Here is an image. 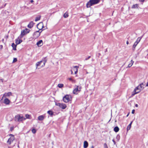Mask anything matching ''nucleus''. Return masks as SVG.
<instances>
[{
    "label": "nucleus",
    "mask_w": 148,
    "mask_h": 148,
    "mask_svg": "<svg viewBox=\"0 0 148 148\" xmlns=\"http://www.w3.org/2000/svg\"><path fill=\"white\" fill-rule=\"evenodd\" d=\"M100 1V0H90L86 4V7L87 8H90L93 5L98 3Z\"/></svg>",
    "instance_id": "f257e3e1"
},
{
    "label": "nucleus",
    "mask_w": 148,
    "mask_h": 148,
    "mask_svg": "<svg viewBox=\"0 0 148 148\" xmlns=\"http://www.w3.org/2000/svg\"><path fill=\"white\" fill-rule=\"evenodd\" d=\"M14 119L16 121L20 122L25 120L26 118L23 117L22 115L18 114L15 116Z\"/></svg>",
    "instance_id": "f03ea898"
},
{
    "label": "nucleus",
    "mask_w": 148,
    "mask_h": 148,
    "mask_svg": "<svg viewBox=\"0 0 148 148\" xmlns=\"http://www.w3.org/2000/svg\"><path fill=\"white\" fill-rule=\"evenodd\" d=\"M70 98H71L70 95H66L63 97V101L65 103L68 102L70 101Z\"/></svg>",
    "instance_id": "7ed1b4c3"
},
{
    "label": "nucleus",
    "mask_w": 148,
    "mask_h": 148,
    "mask_svg": "<svg viewBox=\"0 0 148 148\" xmlns=\"http://www.w3.org/2000/svg\"><path fill=\"white\" fill-rule=\"evenodd\" d=\"M76 87L75 88L73 91V93L74 94H76L78 92H79L81 88V87L80 86H76Z\"/></svg>",
    "instance_id": "20e7f679"
},
{
    "label": "nucleus",
    "mask_w": 148,
    "mask_h": 148,
    "mask_svg": "<svg viewBox=\"0 0 148 148\" xmlns=\"http://www.w3.org/2000/svg\"><path fill=\"white\" fill-rule=\"evenodd\" d=\"M10 136H11V137L8 139L7 141V143L9 144L10 145L11 143L14 140V136L13 135L10 134Z\"/></svg>",
    "instance_id": "39448f33"
},
{
    "label": "nucleus",
    "mask_w": 148,
    "mask_h": 148,
    "mask_svg": "<svg viewBox=\"0 0 148 148\" xmlns=\"http://www.w3.org/2000/svg\"><path fill=\"white\" fill-rule=\"evenodd\" d=\"M56 104L57 106H59L60 108L62 109H65L66 107V105L65 104L58 103Z\"/></svg>",
    "instance_id": "423d86ee"
},
{
    "label": "nucleus",
    "mask_w": 148,
    "mask_h": 148,
    "mask_svg": "<svg viewBox=\"0 0 148 148\" xmlns=\"http://www.w3.org/2000/svg\"><path fill=\"white\" fill-rule=\"evenodd\" d=\"M142 90L141 87L139 86V85L136 87L134 89V91L138 92V93L140 92L141 90Z\"/></svg>",
    "instance_id": "0eeeda50"
},
{
    "label": "nucleus",
    "mask_w": 148,
    "mask_h": 148,
    "mask_svg": "<svg viewBox=\"0 0 148 148\" xmlns=\"http://www.w3.org/2000/svg\"><path fill=\"white\" fill-rule=\"evenodd\" d=\"M12 93L11 92H9L8 93H5L3 95V97H9L10 96H12Z\"/></svg>",
    "instance_id": "6e6552de"
},
{
    "label": "nucleus",
    "mask_w": 148,
    "mask_h": 148,
    "mask_svg": "<svg viewBox=\"0 0 148 148\" xmlns=\"http://www.w3.org/2000/svg\"><path fill=\"white\" fill-rule=\"evenodd\" d=\"M43 27V25L42 23H39L37 25V28L39 30H41L42 29L41 27L42 28Z\"/></svg>",
    "instance_id": "1a4fd4ad"
},
{
    "label": "nucleus",
    "mask_w": 148,
    "mask_h": 148,
    "mask_svg": "<svg viewBox=\"0 0 148 148\" xmlns=\"http://www.w3.org/2000/svg\"><path fill=\"white\" fill-rule=\"evenodd\" d=\"M28 33H29V32H25L24 30H22L21 31V33L20 35V38H23V36H24L25 34Z\"/></svg>",
    "instance_id": "9d476101"
},
{
    "label": "nucleus",
    "mask_w": 148,
    "mask_h": 148,
    "mask_svg": "<svg viewBox=\"0 0 148 148\" xmlns=\"http://www.w3.org/2000/svg\"><path fill=\"white\" fill-rule=\"evenodd\" d=\"M45 117V115H41L38 116V119L39 121H43Z\"/></svg>",
    "instance_id": "9b49d317"
},
{
    "label": "nucleus",
    "mask_w": 148,
    "mask_h": 148,
    "mask_svg": "<svg viewBox=\"0 0 148 148\" xmlns=\"http://www.w3.org/2000/svg\"><path fill=\"white\" fill-rule=\"evenodd\" d=\"M10 102V100L8 98H5L4 101V103L7 105L9 104Z\"/></svg>",
    "instance_id": "f8f14e48"
},
{
    "label": "nucleus",
    "mask_w": 148,
    "mask_h": 148,
    "mask_svg": "<svg viewBox=\"0 0 148 148\" xmlns=\"http://www.w3.org/2000/svg\"><path fill=\"white\" fill-rule=\"evenodd\" d=\"M78 68V67L77 66H74L72 70L75 71V74H76L77 73Z\"/></svg>",
    "instance_id": "ddd939ff"
},
{
    "label": "nucleus",
    "mask_w": 148,
    "mask_h": 148,
    "mask_svg": "<svg viewBox=\"0 0 148 148\" xmlns=\"http://www.w3.org/2000/svg\"><path fill=\"white\" fill-rule=\"evenodd\" d=\"M88 143L86 141H85L84 143V148H87L88 146Z\"/></svg>",
    "instance_id": "4468645a"
},
{
    "label": "nucleus",
    "mask_w": 148,
    "mask_h": 148,
    "mask_svg": "<svg viewBox=\"0 0 148 148\" xmlns=\"http://www.w3.org/2000/svg\"><path fill=\"white\" fill-rule=\"evenodd\" d=\"M34 23L33 22H31L28 25L27 27L28 28H32L34 25Z\"/></svg>",
    "instance_id": "2eb2a0df"
},
{
    "label": "nucleus",
    "mask_w": 148,
    "mask_h": 148,
    "mask_svg": "<svg viewBox=\"0 0 148 148\" xmlns=\"http://www.w3.org/2000/svg\"><path fill=\"white\" fill-rule=\"evenodd\" d=\"M42 63H43V61L42 60H41L40 62H38L36 63V66L37 67L39 66H41H41L42 65H41V64Z\"/></svg>",
    "instance_id": "dca6fc26"
},
{
    "label": "nucleus",
    "mask_w": 148,
    "mask_h": 148,
    "mask_svg": "<svg viewBox=\"0 0 148 148\" xmlns=\"http://www.w3.org/2000/svg\"><path fill=\"white\" fill-rule=\"evenodd\" d=\"M42 42V40H40L38 42L36 43V45L38 46H41L42 45H41Z\"/></svg>",
    "instance_id": "f3484780"
},
{
    "label": "nucleus",
    "mask_w": 148,
    "mask_h": 148,
    "mask_svg": "<svg viewBox=\"0 0 148 148\" xmlns=\"http://www.w3.org/2000/svg\"><path fill=\"white\" fill-rule=\"evenodd\" d=\"M22 40L20 39L19 40L18 39H16L15 40V43L16 45H18L20 44L22 42Z\"/></svg>",
    "instance_id": "a211bd4d"
},
{
    "label": "nucleus",
    "mask_w": 148,
    "mask_h": 148,
    "mask_svg": "<svg viewBox=\"0 0 148 148\" xmlns=\"http://www.w3.org/2000/svg\"><path fill=\"white\" fill-rule=\"evenodd\" d=\"M132 121L127 126V131H128V130H130L131 125L132 123Z\"/></svg>",
    "instance_id": "6ab92c4d"
},
{
    "label": "nucleus",
    "mask_w": 148,
    "mask_h": 148,
    "mask_svg": "<svg viewBox=\"0 0 148 148\" xmlns=\"http://www.w3.org/2000/svg\"><path fill=\"white\" fill-rule=\"evenodd\" d=\"M42 61H43V64L42 65V66H45V63H46V62L47 61V60L46 59V58H45L43 60H42Z\"/></svg>",
    "instance_id": "aec40b11"
},
{
    "label": "nucleus",
    "mask_w": 148,
    "mask_h": 148,
    "mask_svg": "<svg viewBox=\"0 0 148 148\" xmlns=\"http://www.w3.org/2000/svg\"><path fill=\"white\" fill-rule=\"evenodd\" d=\"M16 45H15L14 43H13L12 44V46L13 47V49L14 50H16Z\"/></svg>",
    "instance_id": "412c9836"
},
{
    "label": "nucleus",
    "mask_w": 148,
    "mask_h": 148,
    "mask_svg": "<svg viewBox=\"0 0 148 148\" xmlns=\"http://www.w3.org/2000/svg\"><path fill=\"white\" fill-rule=\"evenodd\" d=\"M114 131L115 132H118L119 130V128L117 126L115 127L114 128Z\"/></svg>",
    "instance_id": "4be33fe9"
},
{
    "label": "nucleus",
    "mask_w": 148,
    "mask_h": 148,
    "mask_svg": "<svg viewBox=\"0 0 148 148\" xmlns=\"http://www.w3.org/2000/svg\"><path fill=\"white\" fill-rule=\"evenodd\" d=\"M138 4H134V5H133L132 8H138Z\"/></svg>",
    "instance_id": "5701e85b"
},
{
    "label": "nucleus",
    "mask_w": 148,
    "mask_h": 148,
    "mask_svg": "<svg viewBox=\"0 0 148 148\" xmlns=\"http://www.w3.org/2000/svg\"><path fill=\"white\" fill-rule=\"evenodd\" d=\"M47 113L49 115H50L51 116H52L53 114V112L51 110H49L48 111Z\"/></svg>",
    "instance_id": "b1692460"
},
{
    "label": "nucleus",
    "mask_w": 148,
    "mask_h": 148,
    "mask_svg": "<svg viewBox=\"0 0 148 148\" xmlns=\"http://www.w3.org/2000/svg\"><path fill=\"white\" fill-rule=\"evenodd\" d=\"M138 44V42H135L133 46V50H134L136 46Z\"/></svg>",
    "instance_id": "393cba45"
},
{
    "label": "nucleus",
    "mask_w": 148,
    "mask_h": 148,
    "mask_svg": "<svg viewBox=\"0 0 148 148\" xmlns=\"http://www.w3.org/2000/svg\"><path fill=\"white\" fill-rule=\"evenodd\" d=\"M134 63V62L132 60L131 61V63L128 64V67H131L132 65H133V63Z\"/></svg>",
    "instance_id": "a878e982"
},
{
    "label": "nucleus",
    "mask_w": 148,
    "mask_h": 148,
    "mask_svg": "<svg viewBox=\"0 0 148 148\" xmlns=\"http://www.w3.org/2000/svg\"><path fill=\"white\" fill-rule=\"evenodd\" d=\"M69 15L67 12H66L64 14L63 16L65 18H66L68 17Z\"/></svg>",
    "instance_id": "bb28decb"
},
{
    "label": "nucleus",
    "mask_w": 148,
    "mask_h": 148,
    "mask_svg": "<svg viewBox=\"0 0 148 148\" xmlns=\"http://www.w3.org/2000/svg\"><path fill=\"white\" fill-rule=\"evenodd\" d=\"M138 93V92H137V91L134 92V90L133 92H132V94L131 95V97H133L134 96L135 94H137Z\"/></svg>",
    "instance_id": "cd10ccee"
},
{
    "label": "nucleus",
    "mask_w": 148,
    "mask_h": 148,
    "mask_svg": "<svg viewBox=\"0 0 148 148\" xmlns=\"http://www.w3.org/2000/svg\"><path fill=\"white\" fill-rule=\"evenodd\" d=\"M40 35V33H37L36 34H34V37L35 38H38V37Z\"/></svg>",
    "instance_id": "c85d7f7f"
},
{
    "label": "nucleus",
    "mask_w": 148,
    "mask_h": 148,
    "mask_svg": "<svg viewBox=\"0 0 148 148\" xmlns=\"http://www.w3.org/2000/svg\"><path fill=\"white\" fill-rule=\"evenodd\" d=\"M41 17V16H39L38 17H37L36 18L35 21H39L40 20Z\"/></svg>",
    "instance_id": "c756f323"
},
{
    "label": "nucleus",
    "mask_w": 148,
    "mask_h": 148,
    "mask_svg": "<svg viewBox=\"0 0 148 148\" xmlns=\"http://www.w3.org/2000/svg\"><path fill=\"white\" fill-rule=\"evenodd\" d=\"M58 86L59 88H62L63 86V84H59L58 85Z\"/></svg>",
    "instance_id": "7c9ffc66"
},
{
    "label": "nucleus",
    "mask_w": 148,
    "mask_h": 148,
    "mask_svg": "<svg viewBox=\"0 0 148 148\" xmlns=\"http://www.w3.org/2000/svg\"><path fill=\"white\" fill-rule=\"evenodd\" d=\"M141 38L138 37L137 38V40L135 42H138V43L140 41V40Z\"/></svg>",
    "instance_id": "2f4dec72"
},
{
    "label": "nucleus",
    "mask_w": 148,
    "mask_h": 148,
    "mask_svg": "<svg viewBox=\"0 0 148 148\" xmlns=\"http://www.w3.org/2000/svg\"><path fill=\"white\" fill-rule=\"evenodd\" d=\"M30 115H29V114H26L25 115V117H26V119H30Z\"/></svg>",
    "instance_id": "473e14b6"
},
{
    "label": "nucleus",
    "mask_w": 148,
    "mask_h": 148,
    "mask_svg": "<svg viewBox=\"0 0 148 148\" xmlns=\"http://www.w3.org/2000/svg\"><path fill=\"white\" fill-rule=\"evenodd\" d=\"M32 132L34 134L36 132V130L34 129H33L32 130Z\"/></svg>",
    "instance_id": "72a5a7b5"
},
{
    "label": "nucleus",
    "mask_w": 148,
    "mask_h": 148,
    "mask_svg": "<svg viewBox=\"0 0 148 148\" xmlns=\"http://www.w3.org/2000/svg\"><path fill=\"white\" fill-rule=\"evenodd\" d=\"M68 79L70 81H71L72 82H75V80L73 79L72 78H69Z\"/></svg>",
    "instance_id": "f704fd0d"
},
{
    "label": "nucleus",
    "mask_w": 148,
    "mask_h": 148,
    "mask_svg": "<svg viewBox=\"0 0 148 148\" xmlns=\"http://www.w3.org/2000/svg\"><path fill=\"white\" fill-rule=\"evenodd\" d=\"M17 61V58H14L13 59V63L15 62H16Z\"/></svg>",
    "instance_id": "c9c22d12"
},
{
    "label": "nucleus",
    "mask_w": 148,
    "mask_h": 148,
    "mask_svg": "<svg viewBox=\"0 0 148 148\" xmlns=\"http://www.w3.org/2000/svg\"><path fill=\"white\" fill-rule=\"evenodd\" d=\"M90 57H91L90 56H89L88 58H86L85 60H88Z\"/></svg>",
    "instance_id": "e433bc0d"
},
{
    "label": "nucleus",
    "mask_w": 148,
    "mask_h": 148,
    "mask_svg": "<svg viewBox=\"0 0 148 148\" xmlns=\"http://www.w3.org/2000/svg\"><path fill=\"white\" fill-rule=\"evenodd\" d=\"M143 83H142L139 86H141V88H142L143 87Z\"/></svg>",
    "instance_id": "4c0bfd02"
},
{
    "label": "nucleus",
    "mask_w": 148,
    "mask_h": 148,
    "mask_svg": "<svg viewBox=\"0 0 148 148\" xmlns=\"http://www.w3.org/2000/svg\"><path fill=\"white\" fill-rule=\"evenodd\" d=\"M40 33V32H39V31H37L36 32H35L34 33V34H36L37 33Z\"/></svg>",
    "instance_id": "58836bf2"
},
{
    "label": "nucleus",
    "mask_w": 148,
    "mask_h": 148,
    "mask_svg": "<svg viewBox=\"0 0 148 148\" xmlns=\"http://www.w3.org/2000/svg\"><path fill=\"white\" fill-rule=\"evenodd\" d=\"M13 129H14V127H10V130L11 131H12L13 130Z\"/></svg>",
    "instance_id": "ea45409f"
},
{
    "label": "nucleus",
    "mask_w": 148,
    "mask_h": 148,
    "mask_svg": "<svg viewBox=\"0 0 148 148\" xmlns=\"http://www.w3.org/2000/svg\"><path fill=\"white\" fill-rule=\"evenodd\" d=\"M135 112V110H132V113L133 114H134Z\"/></svg>",
    "instance_id": "a19ab883"
},
{
    "label": "nucleus",
    "mask_w": 148,
    "mask_h": 148,
    "mask_svg": "<svg viewBox=\"0 0 148 148\" xmlns=\"http://www.w3.org/2000/svg\"><path fill=\"white\" fill-rule=\"evenodd\" d=\"M112 141L114 143V144H116V142L114 141V139H113L112 140Z\"/></svg>",
    "instance_id": "79ce46f5"
},
{
    "label": "nucleus",
    "mask_w": 148,
    "mask_h": 148,
    "mask_svg": "<svg viewBox=\"0 0 148 148\" xmlns=\"http://www.w3.org/2000/svg\"><path fill=\"white\" fill-rule=\"evenodd\" d=\"M145 0H139V1L140 2H143Z\"/></svg>",
    "instance_id": "37998d69"
},
{
    "label": "nucleus",
    "mask_w": 148,
    "mask_h": 148,
    "mask_svg": "<svg viewBox=\"0 0 148 148\" xmlns=\"http://www.w3.org/2000/svg\"><path fill=\"white\" fill-rule=\"evenodd\" d=\"M0 80L3 82V79H0Z\"/></svg>",
    "instance_id": "c03bdc74"
},
{
    "label": "nucleus",
    "mask_w": 148,
    "mask_h": 148,
    "mask_svg": "<svg viewBox=\"0 0 148 148\" xmlns=\"http://www.w3.org/2000/svg\"><path fill=\"white\" fill-rule=\"evenodd\" d=\"M135 106L136 107H137L138 106V105L137 104H136V105H135Z\"/></svg>",
    "instance_id": "a18cd8bd"
},
{
    "label": "nucleus",
    "mask_w": 148,
    "mask_h": 148,
    "mask_svg": "<svg viewBox=\"0 0 148 148\" xmlns=\"http://www.w3.org/2000/svg\"><path fill=\"white\" fill-rule=\"evenodd\" d=\"M106 146V148H107L108 147L107 146L106 144V143H105L104 144V146Z\"/></svg>",
    "instance_id": "49530a36"
},
{
    "label": "nucleus",
    "mask_w": 148,
    "mask_h": 148,
    "mask_svg": "<svg viewBox=\"0 0 148 148\" xmlns=\"http://www.w3.org/2000/svg\"><path fill=\"white\" fill-rule=\"evenodd\" d=\"M34 2V1L33 0H31L30 1V2L32 3H33Z\"/></svg>",
    "instance_id": "de8ad7c7"
},
{
    "label": "nucleus",
    "mask_w": 148,
    "mask_h": 148,
    "mask_svg": "<svg viewBox=\"0 0 148 148\" xmlns=\"http://www.w3.org/2000/svg\"><path fill=\"white\" fill-rule=\"evenodd\" d=\"M126 44H127V45L128 44H129V42H128V41H126Z\"/></svg>",
    "instance_id": "09e8293b"
},
{
    "label": "nucleus",
    "mask_w": 148,
    "mask_h": 148,
    "mask_svg": "<svg viewBox=\"0 0 148 148\" xmlns=\"http://www.w3.org/2000/svg\"><path fill=\"white\" fill-rule=\"evenodd\" d=\"M146 86H148V82L147 83Z\"/></svg>",
    "instance_id": "8fccbe9b"
},
{
    "label": "nucleus",
    "mask_w": 148,
    "mask_h": 148,
    "mask_svg": "<svg viewBox=\"0 0 148 148\" xmlns=\"http://www.w3.org/2000/svg\"><path fill=\"white\" fill-rule=\"evenodd\" d=\"M90 148H94V147L93 145H92Z\"/></svg>",
    "instance_id": "3c124183"
},
{
    "label": "nucleus",
    "mask_w": 148,
    "mask_h": 148,
    "mask_svg": "<svg viewBox=\"0 0 148 148\" xmlns=\"http://www.w3.org/2000/svg\"><path fill=\"white\" fill-rule=\"evenodd\" d=\"M73 70H71V73L72 74L73 73Z\"/></svg>",
    "instance_id": "603ef678"
},
{
    "label": "nucleus",
    "mask_w": 148,
    "mask_h": 148,
    "mask_svg": "<svg viewBox=\"0 0 148 148\" xmlns=\"http://www.w3.org/2000/svg\"><path fill=\"white\" fill-rule=\"evenodd\" d=\"M6 5V4H5V5H4V6H5Z\"/></svg>",
    "instance_id": "864d4df0"
},
{
    "label": "nucleus",
    "mask_w": 148,
    "mask_h": 148,
    "mask_svg": "<svg viewBox=\"0 0 148 148\" xmlns=\"http://www.w3.org/2000/svg\"><path fill=\"white\" fill-rule=\"evenodd\" d=\"M25 30H27V29H25Z\"/></svg>",
    "instance_id": "5fc2aeb1"
},
{
    "label": "nucleus",
    "mask_w": 148,
    "mask_h": 148,
    "mask_svg": "<svg viewBox=\"0 0 148 148\" xmlns=\"http://www.w3.org/2000/svg\"><path fill=\"white\" fill-rule=\"evenodd\" d=\"M128 114L127 115V116H128Z\"/></svg>",
    "instance_id": "6e6d98bb"
},
{
    "label": "nucleus",
    "mask_w": 148,
    "mask_h": 148,
    "mask_svg": "<svg viewBox=\"0 0 148 148\" xmlns=\"http://www.w3.org/2000/svg\"><path fill=\"white\" fill-rule=\"evenodd\" d=\"M18 39H19V37L18 38Z\"/></svg>",
    "instance_id": "4d7b16f0"
}]
</instances>
